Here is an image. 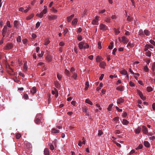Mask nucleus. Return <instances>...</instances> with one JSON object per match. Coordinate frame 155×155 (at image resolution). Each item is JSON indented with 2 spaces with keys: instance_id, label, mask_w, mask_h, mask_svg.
Returning a JSON list of instances; mask_svg holds the SVG:
<instances>
[{
  "instance_id": "11",
  "label": "nucleus",
  "mask_w": 155,
  "mask_h": 155,
  "mask_svg": "<svg viewBox=\"0 0 155 155\" xmlns=\"http://www.w3.org/2000/svg\"><path fill=\"white\" fill-rule=\"evenodd\" d=\"M141 130V128L140 127H138L137 129H135V133L136 134H139Z\"/></svg>"
},
{
  "instance_id": "43",
  "label": "nucleus",
  "mask_w": 155,
  "mask_h": 155,
  "mask_svg": "<svg viewBox=\"0 0 155 155\" xmlns=\"http://www.w3.org/2000/svg\"><path fill=\"white\" fill-rule=\"evenodd\" d=\"M21 135L20 134H17L16 135V138L17 139H19L21 137Z\"/></svg>"
},
{
  "instance_id": "44",
  "label": "nucleus",
  "mask_w": 155,
  "mask_h": 155,
  "mask_svg": "<svg viewBox=\"0 0 155 155\" xmlns=\"http://www.w3.org/2000/svg\"><path fill=\"white\" fill-rule=\"evenodd\" d=\"M143 32L142 30L140 29L139 30V35H143Z\"/></svg>"
},
{
  "instance_id": "22",
  "label": "nucleus",
  "mask_w": 155,
  "mask_h": 155,
  "mask_svg": "<svg viewBox=\"0 0 155 155\" xmlns=\"http://www.w3.org/2000/svg\"><path fill=\"white\" fill-rule=\"evenodd\" d=\"M52 93L53 94H55V96L56 97H57L58 96V92L55 89V91H52Z\"/></svg>"
},
{
  "instance_id": "28",
  "label": "nucleus",
  "mask_w": 155,
  "mask_h": 155,
  "mask_svg": "<svg viewBox=\"0 0 155 155\" xmlns=\"http://www.w3.org/2000/svg\"><path fill=\"white\" fill-rule=\"evenodd\" d=\"M50 42V41L48 39H46L45 41L44 45H47Z\"/></svg>"
},
{
  "instance_id": "5",
  "label": "nucleus",
  "mask_w": 155,
  "mask_h": 155,
  "mask_svg": "<svg viewBox=\"0 0 155 155\" xmlns=\"http://www.w3.org/2000/svg\"><path fill=\"white\" fill-rule=\"evenodd\" d=\"M57 18V16L56 15H50L49 16L48 18L50 20L56 19Z\"/></svg>"
},
{
  "instance_id": "9",
  "label": "nucleus",
  "mask_w": 155,
  "mask_h": 155,
  "mask_svg": "<svg viewBox=\"0 0 155 155\" xmlns=\"http://www.w3.org/2000/svg\"><path fill=\"white\" fill-rule=\"evenodd\" d=\"M52 57L50 55H48L46 57V60L48 62H50L52 61Z\"/></svg>"
},
{
  "instance_id": "54",
  "label": "nucleus",
  "mask_w": 155,
  "mask_h": 155,
  "mask_svg": "<svg viewBox=\"0 0 155 155\" xmlns=\"http://www.w3.org/2000/svg\"><path fill=\"white\" fill-rule=\"evenodd\" d=\"M114 31L115 32L116 34L117 35L118 34L120 33L119 31L116 29H115L114 30Z\"/></svg>"
},
{
  "instance_id": "17",
  "label": "nucleus",
  "mask_w": 155,
  "mask_h": 155,
  "mask_svg": "<svg viewBox=\"0 0 155 155\" xmlns=\"http://www.w3.org/2000/svg\"><path fill=\"white\" fill-rule=\"evenodd\" d=\"M36 92V88L35 87H32V89L31 91V92L32 94H34Z\"/></svg>"
},
{
  "instance_id": "23",
  "label": "nucleus",
  "mask_w": 155,
  "mask_h": 155,
  "mask_svg": "<svg viewBox=\"0 0 155 155\" xmlns=\"http://www.w3.org/2000/svg\"><path fill=\"white\" fill-rule=\"evenodd\" d=\"M44 152L45 155H49V153L48 149L47 148L45 149L44 151Z\"/></svg>"
},
{
  "instance_id": "34",
  "label": "nucleus",
  "mask_w": 155,
  "mask_h": 155,
  "mask_svg": "<svg viewBox=\"0 0 155 155\" xmlns=\"http://www.w3.org/2000/svg\"><path fill=\"white\" fill-rule=\"evenodd\" d=\"M120 73L122 74L125 75L127 74V71L126 70H124L120 71Z\"/></svg>"
},
{
  "instance_id": "27",
  "label": "nucleus",
  "mask_w": 155,
  "mask_h": 155,
  "mask_svg": "<svg viewBox=\"0 0 155 155\" xmlns=\"http://www.w3.org/2000/svg\"><path fill=\"white\" fill-rule=\"evenodd\" d=\"M145 146L146 147H149L150 146V143L147 141H145L144 143Z\"/></svg>"
},
{
  "instance_id": "14",
  "label": "nucleus",
  "mask_w": 155,
  "mask_h": 155,
  "mask_svg": "<svg viewBox=\"0 0 155 155\" xmlns=\"http://www.w3.org/2000/svg\"><path fill=\"white\" fill-rule=\"evenodd\" d=\"M78 20L77 18H74L72 22V24L73 25H76L78 22Z\"/></svg>"
},
{
  "instance_id": "6",
  "label": "nucleus",
  "mask_w": 155,
  "mask_h": 155,
  "mask_svg": "<svg viewBox=\"0 0 155 155\" xmlns=\"http://www.w3.org/2000/svg\"><path fill=\"white\" fill-rule=\"evenodd\" d=\"M12 45L11 43H8L5 47V49H11L12 47Z\"/></svg>"
},
{
  "instance_id": "53",
  "label": "nucleus",
  "mask_w": 155,
  "mask_h": 155,
  "mask_svg": "<svg viewBox=\"0 0 155 155\" xmlns=\"http://www.w3.org/2000/svg\"><path fill=\"white\" fill-rule=\"evenodd\" d=\"M110 44V45L108 46V48L110 49H112L113 42H111Z\"/></svg>"
},
{
  "instance_id": "31",
  "label": "nucleus",
  "mask_w": 155,
  "mask_h": 155,
  "mask_svg": "<svg viewBox=\"0 0 155 155\" xmlns=\"http://www.w3.org/2000/svg\"><path fill=\"white\" fill-rule=\"evenodd\" d=\"M23 68L24 70L25 71H26L27 70V65L26 63H25L24 64Z\"/></svg>"
},
{
  "instance_id": "19",
  "label": "nucleus",
  "mask_w": 155,
  "mask_h": 155,
  "mask_svg": "<svg viewBox=\"0 0 155 155\" xmlns=\"http://www.w3.org/2000/svg\"><path fill=\"white\" fill-rule=\"evenodd\" d=\"M122 123L124 125H127L129 124V122L126 119H123L122 121Z\"/></svg>"
},
{
  "instance_id": "63",
  "label": "nucleus",
  "mask_w": 155,
  "mask_h": 155,
  "mask_svg": "<svg viewBox=\"0 0 155 155\" xmlns=\"http://www.w3.org/2000/svg\"><path fill=\"white\" fill-rule=\"evenodd\" d=\"M152 108L153 110H155V103H153V104L152 105Z\"/></svg>"
},
{
  "instance_id": "48",
  "label": "nucleus",
  "mask_w": 155,
  "mask_h": 155,
  "mask_svg": "<svg viewBox=\"0 0 155 155\" xmlns=\"http://www.w3.org/2000/svg\"><path fill=\"white\" fill-rule=\"evenodd\" d=\"M142 147H143V145L142 144H140L139 145V146H138V147L136 148V149L137 150L139 149H141L142 148Z\"/></svg>"
},
{
  "instance_id": "47",
  "label": "nucleus",
  "mask_w": 155,
  "mask_h": 155,
  "mask_svg": "<svg viewBox=\"0 0 155 155\" xmlns=\"http://www.w3.org/2000/svg\"><path fill=\"white\" fill-rule=\"evenodd\" d=\"M41 22L39 21L36 24V27L37 28H38L40 26Z\"/></svg>"
},
{
  "instance_id": "39",
  "label": "nucleus",
  "mask_w": 155,
  "mask_h": 155,
  "mask_svg": "<svg viewBox=\"0 0 155 155\" xmlns=\"http://www.w3.org/2000/svg\"><path fill=\"white\" fill-rule=\"evenodd\" d=\"M44 7H45V9L41 12L44 14L46 13L47 12V8L45 6Z\"/></svg>"
},
{
  "instance_id": "26",
  "label": "nucleus",
  "mask_w": 155,
  "mask_h": 155,
  "mask_svg": "<svg viewBox=\"0 0 155 155\" xmlns=\"http://www.w3.org/2000/svg\"><path fill=\"white\" fill-rule=\"evenodd\" d=\"M85 102L91 105H92L93 104L92 102L89 99H86L85 100Z\"/></svg>"
},
{
  "instance_id": "18",
  "label": "nucleus",
  "mask_w": 155,
  "mask_h": 155,
  "mask_svg": "<svg viewBox=\"0 0 155 155\" xmlns=\"http://www.w3.org/2000/svg\"><path fill=\"white\" fill-rule=\"evenodd\" d=\"M143 32L144 33L145 35H146L147 36H149L150 35V32L148 30H145L143 31Z\"/></svg>"
},
{
  "instance_id": "32",
  "label": "nucleus",
  "mask_w": 155,
  "mask_h": 155,
  "mask_svg": "<svg viewBox=\"0 0 155 155\" xmlns=\"http://www.w3.org/2000/svg\"><path fill=\"white\" fill-rule=\"evenodd\" d=\"M147 91L148 92H150L153 91V88L151 87H147Z\"/></svg>"
},
{
  "instance_id": "42",
  "label": "nucleus",
  "mask_w": 155,
  "mask_h": 155,
  "mask_svg": "<svg viewBox=\"0 0 155 155\" xmlns=\"http://www.w3.org/2000/svg\"><path fill=\"white\" fill-rule=\"evenodd\" d=\"M44 15V14L41 12L40 14H38L37 15V16L38 17H40L41 18Z\"/></svg>"
},
{
  "instance_id": "12",
  "label": "nucleus",
  "mask_w": 155,
  "mask_h": 155,
  "mask_svg": "<svg viewBox=\"0 0 155 155\" xmlns=\"http://www.w3.org/2000/svg\"><path fill=\"white\" fill-rule=\"evenodd\" d=\"M122 41L124 43H127L129 41V39L124 36L122 37Z\"/></svg>"
},
{
  "instance_id": "45",
  "label": "nucleus",
  "mask_w": 155,
  "mask_h": 155,
  "mask_svg": "<svg viewBox=\"0 0 155 155\" xmlns=\"http://www.w3.org/2000/svg\"><path fill=\"white\" fill-rule=\"evenodd\" d=\"M155 69V62H154L152 64V70L153 71H154Z\"/></svg>"
},
{
  "instance_id": "29",
  "label": "nucleus",
  "mask_w": 155,
  "mask_h": 155,
  "mask_svg": "<svg viewBox=\"0 0 155 155\" xmlns=\"http://www.w3.org/2000/svg\"><path fill=\"white\" fill-rule=\"evenodd\" d=\"M57 77L59 80H61V79L62 76L61 75L59 74L58 73L57 74Z\"/></svg>"
},
{
  "instance_id": "50",
  "label": "nucleus",
  "mask_w": 155,
  "mask_h": 155,
  "mask_svg": "<svg viewBox=\"0 0 155 155\" xmlns=\"http://www.w3.org/2000/svg\"><path fill=\"white\" fill-rule=\"evenodd\" d=\"M117 75H110V78L111 79H113V78H117Z\"/></svg>"
},
{
  "instance_id": "16",
  "label": "nucleus",
  "mask_w": 155,
  "mask_h": 155,
  "mask_svg": "<svg viewBox=\"0 0 155 155\" xmlns=\"http://www.w3.org/2000/svg\"><path fill=\"white\" fill-rule=\"evenodd\" d=\"M14 26L16 28H18L19 27V24L18 21L15 20L14 22Z\"/></svg>"
},
{
  "instance_id": "15",
  "label": "nucleus",
  "mask_w": 155,
  "mask_h": 155,
  "mask_svg": "<svg viewBox=\"0 0 155 155\" xmlns=\"http://www.w3.org/2000/svg\"><path fill=\"white\" fill-rule=\"evenodd\" d=\"M74 15L73 14L70 16H68L67 18V21L68 22H70L72 19V18L74 17Z\"/></svg>"
},
{
  "instance_id": "10",
  "label": "nucleus",
  "mask_w": 155,
  "mask_h": 155,
  "mask_svg": "<svg viewBox=\"0 0 155 155\" xmlns=\"http://www.w3.org/2000/svg\"><path fill=\"white\" fill-rule=\"evenodd\" d=\"M106 64L105 62L104 61H102L100 62L99 66L100 67L104 68H105V66H106Z\"/></svg>"
},
{
  "instance_id": "20",
  "label": "nucleus",
  "mask_w": 155,
  "mask_h": 155,
  "mask_svg": "<svg viewBox=\"0 0 155 155\" xmlns=\"http://www.w3.org/2000/svg\"><path fill=\"white\" fill-rule=\"evenodd\" d=\"M83 111L86 113V115H89L88 110L87 107H85L83 109Z\"/></svg>"
},
{
  "instance_id": "3",
  "label": "nucleus",
  "mask_w": 155,
  "mask_h": 155,
  "mask_svg": "<svg viewBox=\"0 0 155 155\" xmlns=\"http://www.w3.org/2000/svg\"><path fill=\"white\" fill-rule=\"evenodd\" d=\"M100 29L103 31H105L107 29V27L105 25L101 24L100 25Z\"/></svg>"
},
{
  "instance_id": "33",
  "label": "nucleus",
  "mask_w": 155,
  "mask_h": 155,
  "mask_svg": "<svg viewBox=\"0 0 155 155\" xmlns=\"http://www.w3.org/2000/svg\"><path fill=\"white\" fill-rule=\"evenodd\" d=\"M113 120L117 123L119 120V117H116L113 119Z\"/></svg>"
},
{
  "instance_id": "36",
  "label": "nucleus",
  "mask_w": 155,
  "mask_h": 155,
  "mask_svg": "<svg viewBox=\"0 0 155 155\" xmlns=\"http://www.w3.org/2000/svg\"><path fill=\"white\" fill-rule=\"evenodd\" d=\"M73 75L72 76V78L74 79H76L77 77V74L76 73L74 72L73 74Z\"/></svg>"
},
{
  "instance_id": "1",
  "label": "nucleus",
  "mask_w": 155,
  "mask_h": 155,
  "mask_svg": "<svg viewBox=\"0 0 155 155\" xmlns=\"http://www.w3.org/2000/svg\"><path fill=\"white\" fill-rule=\"evenodd\" d=\"M78 47L80 49L83 48L85 49L88 48L89 46L87 43L84 41H81L78 44Z\"/></svg>"
},
{
  "instance_id": "30",
  "label": "nucleus",
  "mask_w": 155,
  "mask_h": 155,
  "mask_svg": "<svg viewBox=\"0 0 155 155\" xmlns=\"http://www.w3.org/2000/svg\"><path fill=\"white\" fill-rule=\"evenodd\" d=\"M89 86V82L88 81L86 82V83H85V89L86 90H87L88 89Z\"/></svg>"
},
{
  "instance_id": "37",
  "label": "nucleus",
  "mask_w": 155,
  "mask_h": 155,
  "mask_svg": "<svg viewBox=\"0 0 155 155\" xmlns=\"http://www.w3.org/2000/svg\"><path fill=\"white\" fill-rule=\"evenodd\" d=\"M34 16V15L33 14H31L30 16L27 17L26 19L27 20H30Z\"/></svg>"
},
{
  "instance_id": "60",
  "label": "nucleus",
  "mask_w": 155,
  "mask_h": 155,
  "mask_svg": "<svg viewBox=\"0 0 155 155\" xmlns=\"http://www.w3.org/2000/svg\"><path fill=\"white\" fill-rule=\"evenodd\" d=\"M150 42L151 44L155 45V42L153 40H150Z\"/></svg>"
},
{
  "instance_id": "8",
  "label": "nucleus",
  "mask_w": 155,
  "mask_h": 155,
  "mask_svg": "<svg viewBox=\"0 0 155 155\" xmlns=\"http://www.w3.org/2000/svg\"><path fill=\"white\" fill-rule=\"evenodd\" d=\"M38 116L39 115H37L35 120V123L37 124H39L41 122V121L40 119L39 118V117ZM40 116L41 115H40L39 116Z\"/></svg>"
},
{
  "instance_id": "4",
  "label": "nucleus",
  "mask_w": 155,
  "mask_h": 155,
  "mask_svg": "<svg viewBox=\"0 0 155 155\" xmlns=\"http://www.w3.org/2000/svg\"><path fill=\"white\" fill-rule=\"evenodd\" d=\"M8 29V28L7 26H4V28L2 30V35L3 36V37L5 36V35L7 30Z\"/></svg>"
},
{
  "instance_id": "25",
  "label": "nucleus",
  "mask_w": 155,
  "mask_h": 155,
  "mask_svg": "<svg viewBox=\"0 0 155 155\" xmlns=\"http://www.w3.org/2000/svg\"><path fill=\"white\" fill-rule=\"evenodd\" d=\"M113 106V104H111L109 105L108 107L107 108V109L108 111L110 113V112L111 111V109Z\"/></svg>"
},
{
  "instance_id": "56",
  "label": "nucleus",
  "mask_w": 155,
  "mask_h": 155,
  "mask_svg": "<svg viewBox=\"0 0 155 155\" xmlns=\"http://www.w3.org/2000/svg\"><path fill=\"white\" fill-rule=\"evenodd\" d=\"M51 10L54 13H55L57 12V10L55 9L53 7L52 8Z\"/></svg>"
},
{
  "instance_id": "38",
  "label": "nucleus",
  "mask_w": 155,
  "mask_h": 155,
  "mask_svg": "<svg viewBox=\"0 0 155 155\" xmlns=\"http://www.w3.org/2000/svg\"><path fill=\"white\" fill-rule=\"evenodd\" d=\"M98 48L99 49H101L102 48V46L101 42H98Z\"/></svg>"
},
{
  "instance_id": "59",
  "label": "nucleus",
  "mask_w": 155,
  "mask_h": 155,
  "mask_svg": "<svg viewBox=\"0 0 155 155\" xmlns=\"http://www.w3.org/2000/svg\"><path fill=\"white\" fill-rule=\"evenodd\" d=\"M116 109L117 110L118 112H122V109L119 108L117 107H116Z\"/></svg>"
},
{
  "instance_id": "7",
  "label": "nucleus",
  "mask_w": 155,
  "mask_h": 155,
  "mask_svg": "<svg viewBox=\"0 0 155 155\" xmlns=\"http://www.w3.org/2000/svg\"><path fill=\"white\" fill-rule=\"evenodd\" d=\"M142 131L143 133L145 134H147L148 132L147 128L144 126H142Z\"/></svg>"
},
{
  "instance_id": "62",
  "label": "nucleus",
  "mask_w": 155,
  "mask_h": 155,
  "mask_svg": "<svg viewBox=\"0 0 155 155\" xmlns=\"http://www.w3.org/2000/svg\"><path fill=\"white\" fill-rule=\"evenodd\" d=\"M50 148L51 150H53L54 149V147L53 145L51 144L50 145Z\"/></svg>"
},
{
  "instance_id": "64",
  "label": "nucleus",
  "mask_w": 155,
  "mask_h": 155,
  "mask_svg": "<svg viewBox=\"0 0 155 155\" xmlns=\"http://www.w3.org/2000/svg\"><path fill=\"white\" fill-rule=\"evenodd\" d=\"M102 134H103V132H102V131L101 130H99L98 131V134L99 136H101Z\"/></svg>"
},
{
  "instance_id": "61",
  "label": "nucleus",
  "mask_w": 155,
  "mask_h": 155,
  "mask_svg": "<svg viewBox=\"0 0 155 155\" xmlns=\"http://www.w3.org/2000/svg\"><path fill=\"white\" fill-rule=\"evenodd\" d=\"M129 84L131 86L133 87L134 86V84L132 81H130L129 82Z\"/></svg>"
},
{
  "instance_id": "40",
  "label": "nucleus",
  "mask_w": 155,
  "mask_h": 155,
  "mask_svg": "<svg viewBox=\"0 0 155 155\" xmlns=\"http://www.w3.org/2000/svg\"><path fill=\"white\" fill-rule=\"evenodd\" d=\"M116 89L117 90L120 91H122L124 90V88L123 87H117Z\"/></svg>"
},
{
  "instance_id": "13",
  "label": "nucleus",
  "mask_w": 155,
  "mask_h": 155,
  "mask_svg": "<svg viewBox=\"0 0 155 155\" xmlns=\"http://www.w3.org/2000/svg\"><path fill=\"white\" fill-rule=\"evenodd\" d=\"M124 100L122 98H119L117 101V103L118 104H120L121 103L124 102Z\"/></svg>"
},
{
  "instance_id": "55",
  "label": "nucleus",
  "mask_w": 155,
  "mask_h": 155,
  "mask_svg": "<svg viewBox=\"0 0 155 155\" xmlns=\"http://www.w3.org/2000/svg\"><path fill=\"white\" fill-rule=\"evenodd\" d=\"M143 100V101H144L145 99V97L143 96V94H141V95H140L139 96Z\"/></svg>"
},
{
  "instance_id": "2",
  "label": "nucleus",
  "mask_w": 155,
  "mask_h": 155,
  "mask_svg": "<svg viewBox=\"0 0 155 155\" xmlns=\"http://www.w3.org/2000/svg\"><path fill=\"white\" fill-rule=\"evenodd\" d=\"M26 8L25 9L23 7H21L19 8L18 9V10L19 11L24 12L25 13L27 12L30 9V7L29 6H28V7H26Z\"/></svg>"
},
{
  "instance_id": "35",
  "label": "nucleus",
  "mask_w": 155,
  "mask_h": 155,
  "mask_svg": "<svg viewBox=\"0 0 155 155\" xmlns=\"http://www.w3.org/2000/svg\"><path fill=\"white\" fill-rule=\"evenodd\" d=\"M102 58H101L99 56L97 57L96 60L97 62H100V61H102Z\"/></svg>"
},
{
  "instance_id": "24",
  "label": "nucleus",
  "mask_w": 155,
  "mask_h": 155,
  "mask_svg": "<svg viewBox=\"0 0 155 155\" xmlns=\"http://www.w3.org/2000/svg\"><path fill=\"white\" fill-rule=\"evenodd\" d=\"M65 74L68 76H70V71L67 69H65L64 71Z\"/></svg>"
},
{
  "instance_id": "51",
  "label": "nucleus",
  "mask_w": 155,
  "mask_h": 155,
  "mask_svg": "<svg viewBox=\"0 0 155 155\" xmlns=\"http://www.w3.org/2000/svg\"><path fill=\"white\" fill-rule=\"evenodd\" d=\"M146 47L147 48H153V46H152V45H146Z\"/></svg>"
},
{
  "instance_id": "21",
  "label": "nucleus",
  "mask_w": 155,
  "mask_h": 155,
  "mask_svg": "<svg viewBox=\"0 0 155 155\" xmlns=\"http://www.w3.org/2000/svg\"><path fill=\"white\" fill-rule=\"evenodd\" d=\"M59 132V130H57L54 128H52L51 130V132L53 133H58Z\"/></svg>"
},
{
  "instance_id": "52",
  "label": "nucleus",
  "mask_w": 155,
  "mask_h": 155,
  "mask_svg": "<svg viewBox=\"0 0 155 155\" xmlns=\"http://www.w3.org/2000/svg\"><path fill=\"white\" fill-rule=\"evenodd\" d=\"M68 29L67 28H66L64 30V31L63 32V34L64 35H66V34L68 32Z\"/></svg>"
},
{
  "instance_id": "46",
  "label": "nucleus",
  "mask_w": 155,
  "mask_h": 155,
  "mask_svg": "<svg viewBox=\"0 0 155 155\" xmlns=\"http://www.w3.org/2000/svg\"><path fill=\"white\" fill-rule=\"evenodd\" d=\"M146 54L147 56L148 57H150L151 55V53L149 51H148L146 52Z\"/></svg>"
},
{
  "instance_id": "58",
  "label": "nucleus",
  "mask_w": 155,
  "mask_h": 155,
  "mask_svg": "<svg viewBox=\"0 0 155 155\" xmlns=\"http://www.w3.org/2000/svg\"><path fill=\"white\" fill-rule=\"evenodd\" d=\"M144 70L146 72L148 71L149 70V69L148 68L147 66H146L144 67Z\"/></svg>"
},
{
  "instance_id": "57",
  "label": "nucleus",
  "mask_w": 155,
  "mask_h": 155,
  "mask_svg": "<svg viewBox=\"0 0 155 155\" xmlns=\"http://www.w3.org/2000/svg\"><path fill=\"white\" fill-rule=\"evenodd\" d=\"M24 97L25 99H28V95L26 94H25L24 95Z\"/></svg>"
},
{
  "instance_id": "41",
  "label": "nucleus",
  "mask_w": 155,
  "mask_h": 155,
  "mask_svg": "<svg viewBox=\"0 0 155 155\" xmlns=\"http://www.w3.org/2000/svg\"><path fill=\"white\" fill-rule=\"evenodd\" d=\"M105 21L107 23L110 22V19L109 18H105Z\"/></svg>"
},
{
  "instance_id": "49",
  "label": "nucleus",
  "mask_w": 155,
  "mask_h": 155,
  "mask_svg": "<svg viewBox=\"0 0 155 155\" xmlns=\"http://www.w3.org/2000/svg\"><path fill=\"white\" fill-rule=\"evenodd\" d=\"M7 27H11L10 25V22L9 21H7L6 23V25Z\"/></svg>"
}]
</instances>
